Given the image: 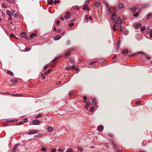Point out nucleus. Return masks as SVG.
Returning <instances> with one entry per match:
<instances>
[{
  "mask_svg": "<svg viewBox=\"0 0 152 152\" xmlns=\"http://www.w3.org/2000/svg\"><path fill=\"white\" fill-rule=\"evenodd\" d=\"M124 34L125 35H126L127 34H128L129 33V32L128 31L126 30V31H123Z\"/></svg>",
  "mask_w": 152,
  "mask_h": 152,
  "instance_id": "nucleus-27",
  "label": "nucleus"
},
{
  "mask_svg": "<svg viewBox=\"0 0 152 152\" xmlns=\"http://www.w3.org/2000/svg\"><path fill=\"white\" fill-rule=\"evenodd\" d=\"M151 16H152V15L150 13V14H148L147 15V18L148 19L150 18H151Z\"/></svg>",
  "mask_w": 152,
  "mask_h": 152,
  "instance_id": "nucleus-28",
  "label": "nucleus"
},
{
  "mask_svg": "<svg viewBox=\"0 0 152 152\" xmlns=\"http://www.w3.org/2000/svg\"><path fill=\"white\" fill-rule=\"evenodd\" d=\"M7 1L11 4H13L15 2L14 0H7Z\"/></svg>",
  "mask_w": 152,
  "mask_h": 152,
  "instance_id": "nucleus-25",
  "label": "nucleus"
},
{
  "mask_svg": "<svg viewBox=\"0 0 152 152\" xmlns=\"http://www.w3.org/2000/svg\"><path fill=\"white\" fill-rule=\"evenodd\" d=\"M148 7V5H140L139 6H137L136 7H134L131 8L130 10H131L132 11L135 12H136V10L137 8L139 10H140L142 8H146Z\"/></svg>",
  "mask_w": 152,
  "mask_h": 152,
  "instance_id": "nucleus-1",
  "label": "nucleus"
},
{
  "mask_svg": "<svg viewBox=\"0 0 152 152\" xmlns=\"http://www.w3.org/2000/svg\"><path fill=\"white\" fill-rule=\"evenodd\" d=\"M48 65L45 66L44 67V70H45L46 69L48 68Z\"/></svg>",
  "mask_w": 152,
  "mask_h": 152,
  "instance_id": "nucleus-49",
  "label": "nucleus"
},
{
  "mask_svg": "<svg viewBox=\"0 0 152 152\" xmlns=\"http://www.w3.org/2000/svg\"><path fill=\"white\" fill-rule=\"evenodd\" d=\"M89 2L90 1L89 0H87L86 2L85 3V4H87V5Z\"/></svg>",
  "mask_w": 152,
  "mask_h": 152,
  "instance_id": "nucleus-46",
  "label": "nucleus"
},
{
  "mask_svg": "<svg viewBox=\"0 0 152 152\" xmlns=\"http://www.w3.org/2000/svg\"><path fill=\"white\" fill-rule=\"evenodd\" d=\"M146 59L148 60H150L151 59V58L148 56H146Z\"/></svg>",
  "mask_w": 152,
  "mask_h": 152,
  "instance_id": "nucleus-47",
  "label": "nucleus"
},
{
  "mask_svg": "<svg viewBox=\"0 0 152 152\" xmlns=\"http://www.w3.org/2000/svg\"><path fill=\"white\" fill-rule=\"evenodd\" d=\"M74 59L73 58H72V59H71L70 61V63H74Z\"/></svg>",
  "mask_w": 152,
  "mask_h": 152,
  "instance_id": "nucleus-55",
  "label": "nucleus"
},
{
  "mask_svg": "<svg viewBox=\"0 0 152 152\" xmlns=\"http://www.w3.org/2000/svg\"><path fill=\"white\" fill-rule=\"evenodd\" d=\"M27 134L28 135H30V134H34V133H33V132H32V131L30 130L29 132Z\"/></svg>",
  "mask_w": 152,
  "mask_h": 152,
  "instance_id": "nucleus-37",
  "label": "nucleus"
},
{
  "mask_svg": "<svg viewBox=\"0 0 152 152\" xmlns=\"http://www.w3.org/2000/svg\"><path fill=\"white\" fill-rule=\"evenodd\" d=\"M70 16V14L69 12H67L64 16V18L66 19L69 18Z\"/></svg>",
  "mask_w": 152,
  "mask_h": 152,
  "instance_id": "nucleus-8",
  "label": "nucleus"
},
{
  "mask_svg": "<svg viewBox=\"0 0 152 152\" xmlns=\"http://www.w3.org/2000/svg\"><path fill=\"white\" fill-rule=\"evenodd\" d=\"M1 15L2 16H4L5 15V14L3 12H1Z\"/></svg>",
  "mask_w": 152,
  "mask_h": 152,
  "instance_id": "nucleus-59",
  "label": "nucleus"
},
{
  "mask_svg": "<svg viewBox=\"0 0 152 152\" xmlns=\"http://www.w3.org/2000/svg\"><path fill=\"white\" fill-rule=\"evenodd\" d=\"M2 7L3 8H4L5 9H6L7 8V6L4 3L2 4Z\"/></svg>",
  "mask_w": 152,
  "mask_h": 152,
  "instance_id": "nucleus-31",
  "label": "nucleus"
},
{
  "mask_svg": "<svg viewBox=\"0 0 152 152\" xmlns=\"http://www.w3.org/2000/svg\"><path fill=\"white\" fill-rule=\"evenodd\" d=\"M84 100H83V102L85 103L86 102V100L87 99V97L85 96H83Z\"/></svg>",
  "mask_w": 152,
  "mask_h": 152,
  "instance_id": "nucleus-24",
  "label": "nucleus"
},
{
  "mask_svg": "<svg viewBox=\"0 0 152 152\" xmlns=\"http://www.w3.org/2000/svg\"><path fill=\"white\" fill-rule=\"evenodd\" d=\"M74 25V23L72 22V23H69V26H73Z\"/></svg>",
  "mask_w": 152,
  "mask_h": 152,
  "instance_id": "nucleus-41",
  "label": "nucleus"
},
{
  "mask_svg": "<svg viewBox=\"0 0 152 152\" xmlns=\"http://www.w3.org/2000/svg\"><path fill=\"white\" fill-rule=\"evenodd\" d=\"M53 3V0H48L47 3L50 5H52Z\"/></svg>",
  "mask_w": 152,
  "mask_h": 152,
  "instance_id": "nucleus-9",
  "label": "nucleus"
},
{
  "mask_svg": "<svg viewBox=\"0 0 152 152\" xmlns=\"http://www.w3.org/2000/svg\"><path fill=\"white\" fill-rule=\"evenodd\" d=\"M7 14L11 16L12 15V12L9 10H7L6 11Z\"/></svg>",
  "mask_w": 152,
  "mask_h": 152,
  "instance_id": "nucleus-13",
  "label": "nucleus"
},
{
  "mask_svg": "<svg viewBox=\"0 0 152 152\" xmlns=\"http://www.w3.org/2000/svg\"><path fill=\"white\" fill-rule=\"evenodd\" d=\"M113 23L115 24H118L119 26V24H121L122 22V20L120 17H115L113 18Z\"/></svg>",
  "mask_w": 152,
  "mask_h": 152,
  "instance_id": "nucleus-2",
  "label": "nucleus"
},
{
  "mask_svg": "<svg viewBox=\"0 0 152 152\" xmlns=\"http://www.w3.org/2000/svg\"><path fill=\"white\" fill-rule=\"evenodd\" d=\"M118 7L120 9H122L124 7V5L123 4L120 3L118 4Z\"/></svg>",
  "mask_w": 152,
  "mask_h": 152,
  "instance_id": "nucleus-15",
  "label": "nucleus"
},
{
  "mask_svg": "<svg viewBox=\"0 0 152 152\" xmlns=\"http://www.w3.org/2000/svg\"><path fill=\"white\" fill-rule=\"evenodd\" d=\"M141 26V24L140 23H136L135 27L137 28L140 27Z\"/></svg>",
  "mask_w": 152,
  "mask_h": 152,
  "instance_id": "nucleus-12",
  "label": "nucleus"
},
{
  "mask_svg": "<svg viewBox=\"0 0 152 152\" xmlns=\"http://www.w3.org/2000/svg\"><path fill=\"white\" fill-rule=\"evenodd\" d=\"M18 148V147H17L16 145H15L14 147L13 148V149H12V152H15L17 151Z\"/></svg>",
  "mask_w": 152,
  "mask_h": 152,
  "instance_id": "nucleus-16",
  "label": "nucleus"
},
{
  "mask_svg": "<svg viewBox=\"0 0 152 152\" xmlns=\"http://www.w3.org/2000/svg\"><path fill=\"white\" fill-rule=\"evenodd\" d=\"M41 151H46L45 148V147H43L41 149Z\"/></svg>",
  "mask_w": 152,
  "mask_h": 152,
  "instance_id": "nucleus-38",
  "label": "nucleus"
},
{
  "mask_svg": "<svg viewBox=\"0 0 152 152\" xmlns=\"http://www.w3.org/2000/svg\"><path fill=\"white\" fill-rule=\"evenodd\" d=\"M18 16V13H15L14 14V18H17Z\"/></svg>",
  "mask_w": 152,
  "mask_h": 152,
  "instance_id": "nucleus-42",
  "label": "nucleus"
},
{
  "mask_svg": "<svg viewBox=\"0 0 152 152\" xmlns=\"http://www.w3.org/2000/svg\"><path fill=\"white\" fill-rule=\"evenodd\" d=\"M116 16V13H113L112 14V18L113 20V18H115V17Z\"/></svg>",
  "mask_w": 152,
  "mask_h": 152,
  "instance_id": "nucleus-32",
  "label": "nucleus"
},
{
  "mask_svg": "<svg viewBox=\"0 0 152 152\" xmlns=\"http://www.w3.org/2000/svg\"><path fill=\"white\" fill-rule=\"evenodd\" d=\"M10 36L12 37H16L13 34H10Z\"/></svg>",
  "mask_w": 152,
  "mask_h": 152,
  "instance_id": "nucleus-53",
  "label": "nucleus"
},
{
  "mask_svg": "<svg viewBox=\"0 0 152 152\" xmlns=\"http://www.w3.org/2000/svg\"><path fill=\"white\" fill-rule=\"evenodd\" d=\"M40 123V121L38 120L35 119L32 121V124L34 125H38Z\"/></svg>",
  "mask_w": 152,
  "mask_h": 152,
  "instance_id": "nucleus-3",
  "label": "nucleus"
},
{
  "mask_svg": "<svg viewBox=\"0 0 152 152\" xmlns=\"http://www.w3.org/2000/svg\"><path fill=\"white\" fill-rule=\"evenodd\" d=\"M128 50L127 49H125L123 50L122 53L123 54H124L125 53H128Z\"/></svg>",
  "mask_w": 152,
  "mask_h": 152,
  "instance_id": "nucleus-18",
  "label": "nucleus"
},
{
  "mask_svg": "<svg viewBox=\"0 0 152 152\" xmlns=\"http://www.w3.org/2000/svg\"><path fill=\"white\" fill-rule=\"evenodd\" d=\"M141 102L140 101H138L137 102L135 103L136 104H140Z\"/></svg>",
  "mask_w": 152,
  "mask_h": 152,
  "instance_id": "nucleus-43",
  "label": "nucleus"
},
{
  "mask_svg": "<svg viewBox=\"0 0 152 152\" xmlns=\"http://www.w3.org/2000/svg\"><path fill=\"white\" fill-rule=\"evenodd\" d=\"M120 31L121 32H122L123 31V29L122 28V27H121V25H120Z\"/></svg>",
  "mask_w": 152,
  "mask_h": 152,
  "instance_id": "nucleus-63",
  "label": "nucleus"
},
{
  "mask_svg": "<svg viewBox=\"0 0 152 152\" xmlns=\"http://www.w3.org/2000/svg\"><path fill=\"white\" fill-rule=\"evenodd\" d=\"M112 146L113 147H116V145H115L114 142L113 141L112 142Z\"/></svg>",
  "mask_w": 152,
  "mask_h": 152,
  "instance_id": "nucleus-45",
  "label": "nucleus"
},
{
  "mask_svg": "<svg viewBox=\"0 0 152 152\" xmlns=\"http://www.w3.org/2000/svg\"><path fill=\"white\" fill-rule=\"evenodd\" d=\"M79 68H77V67H75V68L74 69H75L77 71L78 70Z\"/></svg>",
  "mask_w": 152,
  "mask_h": 152,
  "instance_id": "nucleus-61",
  "label": "nucleus"
},
{
  "mask_svg": "<svg viewBox=\"0 0 152 152\" xmlns=\"http://www.w3.org/2000/svg\"><path fill=\"white\" fill-rule=\"evenodd\" d=\"M42 117V115H41V114H39L38 115H36L35 117L36 118H40Z\"/></svg>",
  "mask_w": 152,
  "mask_h": 152,
  "instance_id": "nucleus-23",
  "label": "nucleus"
},
{
  "mask_svg": "<svg viewBox=\"0 0 152 152\" xmlns=\"http://www.w3.org/2000/svg\"><path fill=\"white\" fill-rule=\"evenodd\" d=\"M96 62V61H93V62H91L89 64L90 65H93Z\"/></svg>",
  "mask_w": 152,
  "mask_h": 152,
  "instance_id": "nucleus-44",
  "label": "nucleus"
},
{
  "mask_svg": "<svg viewBox=\"0 0 152 152\" xmlns=\"http://www.w3.org/2000/svg\"><path fill=\"white\" fill-rule=\"evenodd\" d=\"M118 26V24H114L112 27L113 30L114 31H115L116 30V29L115 28V27H116V26Z\"/></svg>",
  "mask_w": 152,
  "mask_h": 152,
  "instance_id": "nucleus-17",
  "label": "nucleus"
},
{
  "mask_svg": "<svg viewBox=\"0 0 152 152\" xmlns=\"http://www.w3.org/2000/svg\"><path fill=\"white\" fill-rule=\"evenodd\" d=\"M73 150L71 148H69L67 149L66 152H72Z\"/></svg>",
  "mask_w": 152,
  "mask_h": 152,
  "instance_id": "nucleus-29",
  "label": "nucleus"
},
{
  "mask_svg": "<svg viewBox=\"0 0 152 152\" xmlns=\"http://www.w3.org/2000/svg\"><path fill=\"white\" fill-rule=\"evenodd\" d=\"M18 125H22L24 124V122L22 121H20L18 122Z\"/></svg>",
  "mask_w": 152,
  "mask_h": 152,
  "instance_id": "nucleus-34",
  "label": "nucleus"
},
{
  "mask_svg": "<svg viewBox=\"0 0 152 152\" xmlns=\"http://www.w3.org/2000/svg\"><path fill=\"white\" fill-rule=\"evenodd\" d=\"M37 35V34H35V33H32L30 35V37L31 38H32V37H35V36H36Z\"/></svg>",
  "mask_w": 152,
  "mask_h": 152,
  "instance_id": "nucleus-19",
  "label": "nucleus"
},
{
  "mask_svg": "<svg viewBox=\"0 0 152 152\" xmlns=\"http://www.w3.org/2000/svg\"><path fill=\"white\" fill-rule=\"evenodd\" d=\"M38 131L35 129H34L32 130V132H33L34 134H36L37 133Z\"/></svg>",
  "mask_w": 152,
  "mask_h": 152,
  "instance_id": "nucleus-35",
  "label": "nucleus"
},
{
  "mask_svg": "<svg viewBox=\"0 0 152 152\" xmlns=\"http://www.w3.org/2000/svg\"><path fill=\"white\" fill-rule=\"evenodd\" d=\"M58 151L60 152H63V150L62 149H58Z\"/></svg>",
  "mask_w": 152,
  "mask_h": 152,
  "instance_id": "nucleus-52",
  "label": "nucleus"
},
{
  "mask_svg": "<svg viewBox=\"0 0 152 152\" xmlns=\"http://www.w3.org/2000/svg\"><path fill=\"white\" fill-rule=\"evenodd\" d=\"M60 23V22L59 20H58L56 21V24L57 25H58L59 24V23Z\"/></svg>",
  "mask_w": 152,
  "mask_h": 152,
  "instance_id": "nucleus-56",
  "label": "nucleus"
},
{
  "mask_svg": "<svg viewBox=\"0 0 152 152\" xmlns=\"http://www.w3.org/2000/svg\"><path fill=\"white\" fill-rule=\"evenodd\" d=\"M96 99L95 98H94L92 100V103L93 104L96 105Z\"/></svg>",
  "mask_w": 152,
  "mask_h": 152,
  "instance_id": "nucleus-21",
  "label": "nucleus"
},
{
  "mask_svg": "<svg viewBox=\"0 0 152 152\" xmlns=\"http://www.w3.org/2000/svg\"><path fill=\"white\" fill-rule=\"evenodd\" d=\"M65 31H62V32L61 33V34H62V36H63V35L65 33Z\"/></svg>",
  "mask_w": 152,
  "mask_h": 152,
  "instance_id": "nucleus-58",
  "label": "nucleus"
},
{
  "mask_svg": "<svg viewBox=\"0 0 152 152\" xmlns=\"http://www.w3.org/2000/svg\"><path fill=\"white\" fill-rule=\"evenodd\" d=\"M8 18H9V20H12V15H11V16H9Z\"/></svg>",
  "mask_w": 152,
  "mask_h": 152,
  "instance_id": "nucleus-57",
  "label": "nucleus"
},
{
  "mask_svg": "<svg viewBox=\"0 0 152 152\" xmlns=\"http://www.w3.org/2000/svg\"><path fill=\"white\" fill-rule=\"evenodd\" d=\"M10 81L11 82L13 83H16L17 81L16 80H13L12 79H11Z\"/></svg>",
  "mask_w": 152,
  "mask_h": 152,
  "instance_id": "nucleus-36",
  "label": "nucleus"
},
{
  "mask_svg": "<svg viewBox=\"0 0 152 152\" xmlns=\"http://www.w3.org/2000/svg\"><path fill=\"white\" fill-rule=\"evenodd\" d=\"M61 56H57L55 57V59L54 60V61H55L57 59H58V58H60Z\"/></svg>",
  "mask_w": 152,
  "mask_h": 152,
  "instance_id": "nucleus-51",
  "label": "nucleus"
},
{
  "mask_svg": "<svg viewBox=\"0 0 152 152\" xmlns=\"http://www.w3.org/2000/svg\"><path fill=\"white\" fill-rule=\"evenodd\" d=\"M139 12H137L134 15V16L135 17H137L139 15Z\"/></svg>",
  "mask_w": 152,
  "mask_h": 152,
  "instance_id": "nucleus-39",
  "label": "nucleus"
},
{
  "mask_svg": "<svg viewBox=\"0 0 152 152\" xmlns=\"http://www.w3.org/2000/svg\"><path fill=\"white\" fill-rule=\"evenodd\" d=\"M60 2L59 0H55L54 2V5H55L56 3H59Z\"/></svg>",
  "mask_w": 152,
  "mask_h": 152,
  "instance_id": "nucleus-26",
  "label": "nucleus"
},
{
  "mask_svg": "<svg viewBox=\"0 0 152 152\" xmlns=\"http://www.w3.org/2000/svg\"><path fill=\"white\" fill-rule=\"evenodd\" d=\"M71 67H68L66 68V69H67V70H71Z\"/></svg>",
  "mask_w": 152,
  "mask_h": 152,
  "instance_id": "nucleus-60",
  "label": "nucleus"
},
{
  "mask_svg": "<svg viewBox=\"0 0 152 152\" xmlns=\"http://www.w3.org/2000/svg\"><path fill=\"white\" fill-rule=\"evenodd\" d=\"M11 95L13 96H14L15 97H17V96H22V94H11Z\"/></svg>",
  "mask_w": 152,
  "mask_h": 152,
  "instance_id": "nucleus-14",
  "label": "nucleus"
},
{
  "mask_svg": "<svg viewBox=\"0 0 152 152\" xmlns=\"http://www.w3.org/2000/svg\"><path fill=\"white\" fill-rule=\"evenodd\" d=\"M103 128H104V127H103V126H102V125H100L97 128H98L99 131H102L103 129Z\"/></svg>",
  "mask_w": 152,
  "mask_h": 152,
  "instance_id": "nucleus-11",
  "label": "nucleus"
},
{
  "mask_svg": "<svg viewBox=\"0 0 152 152\" xmlns=\"http://www.w3.org/2000/svg\"><path fill=\"white\" fill-rule=\"evenodd\" d=\"M147 30H148L147 31L149 33L152 34V29H151L150 28H148Z\"/></svg>",
  "mask_w": 152,
  "mask_h": 152,
  "instance_id": "nucleus-20",
  "label": "nucleus"
},
{
  "mask_svg": "<svg viewBox=\"0 0 152 152\" xmlns=\"http://www.w3.org/2000/svg\"><path fill=\"white\" fill-rule=\"evenodd\" d=\"M41 75L43 79H45V76L43 74H41Z\"/></svg>",
  "mask_w": 152,
  "mask_h": 152,
  "instance_id": "nucleus-50",
  "label": "nucleus"
},
{
  "mask_svg": "<svg viewBox=\"0 0 152 152\" xmlns=\"http://www.w3.org/2000/svg\"><path fill=\"white\" fill-rule=\"evenodd\" d=\"M48 130L49 132H52L53 131V129L52 127L49 126L48 127Z\"/></svg>",
  "mask_w": 152,
  "mask_h": 152,
  "instance_id": "nucleus-10",
  "label": "nucleus"
},
{
  "mask_svg": "<svg viewBox=\"0 0 152 152\" xmlns=\"http://www.w3.org/2000/svg\"><path fill=\"white\" fill-rule=\"evenodd\" d=\"M82 9L83 10H86L88 11H89L90 10L89 8L87 6V4H85L83 7Z\"/></svg>",
  "mask_w": 152,
  "mask_h": 152,
  "instance_id": "nucleus-7",
  "label": "nucleus"
},
{
  "mask_svg": "<svg viewBox=\"0 0 152 152\" xmlns=\"http://www.w3.org/2000/svg\"><path fill=\"white\" fill-rule=\"evenodd\" d=\"M89 19V16L88 15H85V19L87 21H88V20Z\"/></svg>",
  "mask_w": 152,
  "mask_h": 152,
  "instance_id": "nucleus-30",
  "label": "nucleus"
},
{
  "mask_svg": "<svg viewBox=\"0 0 152 152\" xmlns=\"http://www.w3.org/2000/svg\"><path fill=\"white\" fill-rule=\"evenodd\" d=\"M7 73L8 74H9L11 75H13V73L10 71L8 70L7 72Z\"/></svg>",
  "mask_w": 152,
  "mask_h": 152,
  "instance_id": "nucleus-22",
  "label": "nucleus"
},
{
  "mask_svg": "<svg viewBox=\"0 0 152 152\" xmlns=\"http://www.w3.org/2000/svg\"><path fill=\"white\" fill-rule=\"evenodd\" d=\"M146 27L145 26H143L141 28V31H143L145 29Z\"/></svg>",
  "mask_w": 152,
  "mask_h": 152,
  "instance_id": "nucleus-33",
  "label": "nucleus"
},
{
  "mask_svg": "<svg viewBox=\"0 0 152 152\" xmlns=\"http://www.w3.org/2000/svg\"><path fill=\"white\" fill-rule=\"evenodd\" d=\"M23 121L25 122H28V119L27 118H25L24 119Z\"/></svg>",
  "mask_w": 152,
  "mask_h": 152,
  "instance_id": "nucleus-40",
  "label": "nucleus"
},
{
  "mask_svg": "<svg viewBox=\"0 0 152 152\" xmlns=\"http://www.w3.org/2000/svg\"><path fill=\"white\" fill-rule=\"evenodd\" d=\"M77 148L80 151H82V148H81L79 147H78Z\"/></svg>",
  "mask_w": 152,
  "mask_h": 152,
  "instance_id": "nucleus-62",
  "label": "nucleus"
},
{
  "mask_svg": "<svg viewBox=\"0 0 152 152\" xmlns=\"http://www.w3.org/2000/svg\"><path fill=\"white\" fill-rule=\"evenodd\" d=\"M70 50H69L67 51L65 54V57L66 58H68L70 54Z\"/></svg>",
  "mask_w": 152,
  "mask_h": 152,
  "instance_id": "nucleus-4",
  "label": "nucleus"
},
{
  "mask_svg": "<svg viewBox=\"0 0 152 152\" xmlns=\"http://www.w3.org/2000/svg\"><path fill=\"white\" fill-rule=\"evenodd\" d=\"M20 35L21 37H23L25 38L26 39H27V35L24 32L21 33L20 34Z\"/></svg>",
  "mask_w": 152,
  "mask_h": 152,
  "instance_id": "nucleus-5",
  "label": "nucleus"
},
{
  "mask_svg": "<svg viewBox=\"0 0 152 152\" xmlns=\"http://www.w3.org/2000/svg\"><path fill=\"white\" fill-rule=\"evenodd\" d=\"M30 49H31L30 48H26L25 50L26 51H28L29 50H30Z\"/></svg>",
  "mask_w": 152,
  "mask_h": 152,
  "instance_id": "nucleus-54",
  "label": "nucleus"
},
{
  "mask_svg": "<svg viewBox=\"0 0 152 152\" xmlns=\"http://www.w3.org/2000/svg\"><path fill=\"white\" fill-rule=\"evenodd\" d=\"M56 149H54L51 152H56Z\"/></svg>",
  "mask_w": 152,
  "mask_h": 152,
  "instance_id": "nucleus-64",
  "label": "nucleus"
},
{
  "mask_svg": "<svg viewBox=\"0 0 152 152\" xmlns=\"http://www.w3.org/2000/svg\"><path fill=\"white\" fill-rule=\"evenodd\" d=\"M87 104L88 106L91 105V102H90L88 101L87 103Z\"/></svg>",
  "mask_w": 152,
  "mask_h": 152,
  "instance_id": "nucleus-48",
  "label": "nucleus"
},
{
  "mask_svg": "<svg viewBox=\"0 0 152 152\" xmlns=\"http://www.w3.org/2000/svg\"><path fill=\"white\" fill-rule=\"evenodd\" d=\"M61 38V36L59 35H58L55 36L54 38L55 40L56 41L60 39Z\"/></svg>",
  "mask_w": 152,
  "mask_h": 152,
  "instance_id": "nucleus-6",
  "label": "nucleus"
}]
</instances>
